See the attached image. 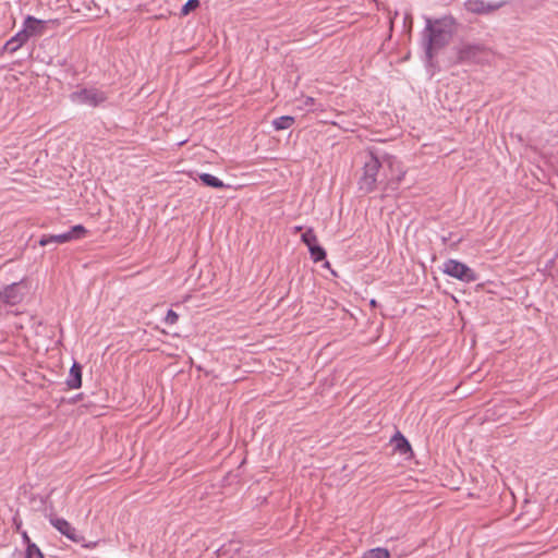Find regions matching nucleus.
I'll list each match as a JSON object with an SVG mask.
<instances>
[{
    "label": "nucleus",
    "instance_id": "obj_1",
    "mask_svg": "<svg viewBox=\"0 0 558 558\" xmlns=\"http://www.w3.org/2000/svg\"><path fill=\"white\" fill-rule=\"evenodd\" d=\"M454 27L456 20L452 16L447 15L436 20L425 17L422 45L428 60H432L438 50L449 44L453 36Z\"/></svg>",
    "mask_w": 558,
    "mask_h": 558
},
{
    "label": "nucleus",
    "instance_id": "obj_2",
    "mask_svg": "<svg viewBox=\"0 0 558 558\" xmlns=\"http://www.w3.org/2000/svg\"><path fill=\"white\" fill-rule=\"evenodd\" d=\"M383 167H385L389 173L385 171V179L380 181V184L386 195H389L399 189L407 171L401 161L393 156H385Z\"/></svg>",
    "mask_w": 558,
    "mask_h": 558
},
{
    "label": "nucleus",
    "instance_id": "obj_3",
    "mask_svg": "<svg viewBox=\"0 0 558 558\" xmlns=\"http://www.w3.org/2000/svg\"><path fill=\"white\" fill-rule=\"evenodd\" d=\"M383 167L380 161L373 153H369L364 161L363 172L359 180V189L364 193H371L377 184V174Z\"/></svg>",
    "mask_w": 558,
    "mask_h": 558
},
{
    "label": "nucleus",
    "instance_id": "obj_4",
    "mask_svg": "<svg viewBox=\"0 0 558 558\" xmlns=\"http://www.w3.org/2000/svg\"><path fill=\"white\" fill-rule=\"evenodd\" d=\"M441 270L447 276H450L465 283L474 282L477 280V275L475 271L457 259H447L442 264Z\"/></svg>",
    "mask_w": 558,
    "mask_h": 558
},
{
    "label": "nucleus",
    "instance_id": "obj_5",
    "mask_svg": "<svg viewBox=\"0 0 558 558\" xmlns=\"http://www.w3.org/2000/svg\"><path fill=\"white\" fill-rule=\"evenodd\" d=\"M508 2L506 0L501 1H485V0H466L464 1V9L473 14L487 15L490 14L501 8H504Z\"/></svg>",
    "mask_w": 558,
    "mask_h": 558
},
{
    "label": "nucleus",
    "instance_id": "obj_6",
    "mask_svg": "<svg viewBox=\"0 0 558 558\" xmlns=\"http://www.w3.org/2000/svg\"><path fill=\"white\" fill-rule=\"evenodd\" d=\"M86 230L82 225L72 227L69 231L56 234V235H43L39 240L40 246H46L51 243L63 244L72 240L81 239L85 234Z\"/></svg>",
    "mask_w": 558,
    "mask_h": 558
},
{
    "label": "nucleus",
    "instance_id": "obj_7",
    "mask_svg": "<svg viewBox=\"0 0 558 558\" xmlns=\"http://www.w3.org/2000/svg\"><path fill=\"white\" fill-rule=\"evenodd\" d=\"M71 99L77 104L96 107L104 102L107 97L104 92L96 88H84L72 93Z\"/></svg>",
    "mask_w": 558,
    "mask_h": 558
},
{
    "label": "nucleus",
    "instance_id": "obj_8",
    "mask_svg": "<svg viewBox=\"0 0 558 558\" xmlns=\"http://www.w3.org/2000/svg\"><path fill=\"white\" fill-rule=\"evenodd\" d=\"M303 243L307 246L311 258L315 262H322L326 258V251L318 244L317 236L312 228L306 229L301 236Z\"/></svg>",
    "mask_w": 558,
    "mask_h": 558
},
{
    "label": "nucleus",
    "instance_id": "obj_9",
    "mask_svg": "<svg viewBox=\"0 0 558 558\" xmlns=\"http://www.w3.org/2000/svg\"><path fill=\"white\" fill-rule=\"evenodd\" d=\"M49 522L56 530H58L62 535H64L72 542L82 543L84 541V537L65 519L58 518L56 515H50Z\"/></svg>",
    "mask_w": 558,
    "mask_h": 558
},
{
    "label": "nucleus",
    "instance_id": "obj_10",
    "mask_svg": "<svg viewBox=\"0 0 558 558\" xmlns=\"http://www.w3.org/2000/svg\"><path fill=\"white\" fill-rule=\"evenodd\" d=\"M26 287L23 282H15L7 286L0 293L1 300L9 305H16L22 302Z\"/></svg>",
    "mask_w": 558,
    "mask_h": 558
},
{
    "label": "nucleus",
    "instance_id": "obj_11",
    "mask_svg": "<svg viewBox=\"0 0 558 558\" xmlns=\"http://www.w3.org/2000/svg\"><path fill=\"white\" fill-rule=\"evenodd\" d=\"M46 22L28 15L23 23V32L27 35L28 39L32 36H38L44 33Z\"/></svg>",
    "mask_w": 558,
    "mask_h": 558
},
{
    "label": "nucleus",
    "instance_id": "obj_12",
    "mask_svg": "<svg viewBox=\"0 0 558 558\" xmlns=\"http://www.w3.org/2000/svg\"><path fill=\"white\" fill-rule=\"evenodd\" d=\"M482 50L481 45L464 44L458 49V60L460 62L474 61Z\"/></svg>",
    "mask_w": 558,
    "mask_h": 558
},
{
    "label": "nucleus",
    "instance_id": "obj_13",
    "mask_svg": "<svg viewBox=\"0 0 558 558\" xmlns=\"http://www.w3.org/2000/svg\"><path fill=\"white\" fill-rule=\"evenodd\" d=\"M66 385L70 389H78L82 386V367L76 362L70 368Z\"/></svg>",
    "mask_w": 558,
    "mask_h": 558
},
{
    "label": "nucleus",
    "instance_id": "obj_14",
    "mask_svg": "<svg viewBox=\"0 0 558 558\" xmlns=\"http://www.w3.org/2000/svg\"><path fill=\"white\" fill-rule=\"evenodd\" d=\"M28 40L27 35L23 29L17 32L11 39H9L5 45L4 49L9 51L10 53H14L17 51L26 41Z\"/></svg>",
    "mask_w": 558,
    "mask_h": 558
},
{
    "label": "nucleus",
    "instance_id": "obj_15",
    "mask_svg": "<svg viewBox=\"0 0 558 558\" xmlns=\"http://www.w3.org/2000/svg\"><path fill=\"white\" fill-rule=\"evenodd\" d=\"M391 442L393 444L395 449L401 454H407L411 452V446L401 433L398 432L392 437Z\"/></svg>",
    "mask_w": 558,
    "mask_h": 558
},
{
    "label": "nucleus",
    "instance_id": "obj_16",
    "mask_svg": "<svg viewBox=\"0 0 558 558\" xmlns=\"http://www.w3.org/2000/svg\"><path fill=\"white\" fill-rule=\"evenodd\" d=\"M199 180L207 186L215 187V189H222L225 187V183L218 179L217 177L210 174V173H201Z\"/></svg>",
    "mask_w": 558,
    "mask_h": 558
},
{
    "label": "nucleus",
    "instance_id": "obj_17",
    "mask_svg": "<svg viewBox=\"0 0 558 558\" xmlns=\"http://www.w3.org/2000/svg\"><path fill=\"white\" fill-rule=\"evenodd\" d=\"M294 123V118L291 116H282L272 121V126L275 130H287L291 128Z\"/></svg>",
    "mask_w": 558,
    "mask_h": 558
},
{
    "label": "nucleus",
    "instance_id": "obj_18",
    "mask_svg": "<svg viewBox=\"0 0 558 558\" xmlns=\"http://www.w3.org/2000/svg\"><path fill=\"white\" fill-rule=\"evenodd\" d=\"M364 558H390V553L386 548L377 547L367 550Z\"/></svg>",
    "mask_w": 558,
    "mask_h": 558
},
{
    "label": "nucleus",
    "instance_id": "obj_19",
    "mask_svg": "<svg viewBox=\"0 0 558 558\" xmlns=\"http://www.w3.org/2000/svg\"><path fill=\"white\" fill-rule=\"evenodd\" d=\"M24 558H44V555L36 544H29L25 549Z\"/></svg>",
    "mask_w": 558,
    "mask_h": 558
},
{
    "label": "nucleus",
    "instance_id": "obj_20",
    "mask_svg": "<svg viewBox=\"0 0 558 558\" xmlns=\"http://www.w3.org/2000/svg\"><path fill=\"white\" fill-rule=\"evenodd\" d=\"M199 5L198 0H189L181 9L183 15L189 14L192 10H195Z\"/></svg>",
    "mask_w": 558,
    "mask_h": 558
},
{
    "label": "nucleus",
    "instance_id": "obj_21",
    "mask_svg": "<svg viewBox=\"0 0 558 558\" xmlns=\"http://www.w3.org/2000/svg\"><path fill=\"white\" fill-rule=\"evenodd\" d=\"M179 319V315L172 311V310H169L166 317H165V323L167 325H174Z\"/></svg>",
    "mask_w": 558,
    "mask_h": 558
},
{
    "label": "nucleus",
    "instance_id": "obj_22",
    "mask_svg": "<svg viewBox=\"0 0 558 558\" xmlns=\"http://www.w3.org/2000/svg\"><path fill=\"white\" fill-rule=\"evenodd\" d=\"M22 536H23L24 542L26 543V547H27L29 544H33V543L31 542V539H29V537H28V535H27V533H26V532H23Z\"/></svg>",
    "mask_w": 558,
    "mask_h": 558
},
{
    "label": "nucleus",
    "instance_id": "obj_23",
    "mask_svg": "<svg viewBox=\"0 0 558 558\" xmlns=\"http://www.w3.org/2000/svg\"><path fill=\"white\" fill-rule=\"evenodd\" d=\"M83 546L85 548H95L97 546V542L84 543Z\"/></svg>",
    "mask_w": 558,
    "mask_h": 558
},
{
    "label": "nucleus",
    "instance_id": "obj_24",
    "mask_svg": "<svg viewBox=\"0 0 558 558\" xmlns=\"http://www.w3.org/2000/svg\"><path fill=\"white\" fill-rule=\"evenodd\" d=\"M405 20H409L410 23L412 22V17H411V14H405Z\"/></svg>",
    "mask_w": 558,
    "mask_h": 558
},
{
    "label": "nucleus",
    "instance_id": "obj_25",
    "mask_svg": "<svg viewBox=\"0 0 558 558\" xmlns=\"http://www.w3.org/2000/svg\"><path fill=\"white\" fill-rule=\"evenodd\" d=\"M295 230L300 231V230H302V227H296Z\"/></svg>",
    "mask_w": 558,
    "mask_h": 558
}]
</instances>
